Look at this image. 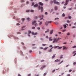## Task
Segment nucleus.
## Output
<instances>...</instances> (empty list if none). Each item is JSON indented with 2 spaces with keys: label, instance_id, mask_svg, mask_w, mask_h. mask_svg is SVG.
Masks as SVG:
<instances>
[{
  "label": "nucleus",
  "instance_id": "1",
  "mask_svg": "<svg viewBox=\"0 0 76 76\" xmlns=\"http://www.w3.org/2000/svg\"><path fill=\"white\" fill-rule=\"evenodd\" d=\"M28 34H30L31 33V34L32 35H37L38 34V33L35 32L34 33V32H31V31H28Z\"/></svg>",
  "mask_w": 76,
  "mask_h": 76
},
{
  "label": "nucleus",
  "instance_id": "2",
  "mask_svg": "<svg viewBox=\"0 0 76 76\" xmlns=\"http://www.w3.org/2000/svg\"><path fill=\"white\" fill-rule=\"evenodd\" d=\"M53 2L54 4H56L58 5H60V3L58 1H56V0H54Z\"/></svg>",
  "mask_w": 76,
  "mask_h": 76
},
{
  "label": "nucleus",
  "instance_id": "3",
  "mask_svg": "<svg viewBox=\"0 0 76 76\" xmlns=\"http://www.w3.org/2000/svg\"><path fill=\"white\" fill-rule=\"evenodd\" d=\"M38 9L39 10H41V12H42V11H43V7H41V6L40 5H39L38 7Z\"/></svg>",
  "mask_w": 76,
  "mask_h": 76
},
{
  "label": "nucleus",
  "instance_id": "4",
  "mask_svg": "<svg viewBox=\"0 0 76 76\" xmlns=\"http://www.w3.org/2000/svg\"><path fill=\"white\" fill-rule=\"evenodd\" d=\"M37 23V21L36 20H34V21H33L32 22V25H34V24H35V23Z\"/></svg>",
  "mask_w": 76,
  "mask_h": 76
},
{
  "label": "nucleus",
  "instance_id": "5",
  "mask_svg": "<svg viewBox=\"0 0 76 76\" xmlns=\"http://www.w3.org/2000/svg\"><path fill=\"white\" fill-rule=\"evenodd\" d=\"M67 18H68V19H72V17H71V16H69L68 17L65 18V19Z\"/></svg>",
  "mask_w": 76,
  "mask_h": 76
},
{
  "label": "nucleus",
  "instance_id": "6",
  "mask_svg": "<svg viewBox=\"0 0 76 76\" xmlns=\"http://www.w3.org/2000/svg\"><path fill=\"white\" fill-rule=\"evenodd\" d=\"M39 5H40L41 6H43V5H44V4L42 3V2H40L39 3Z\"/></svg>",
  "mask_w": 76,
  "mask_h": 76
},
{
  "label": "nucleus",
  "instance_id": "7",
  "mask_svg": "<svg viewBox=\"0 0 76 76\" xmlns=\"http://www.w3.org/2000/svg\"><path fill=\"white\" fill-rule=\"evenodd\" d=\"M38 6V4H36L34 6V7H37Z\"/></svg>",
  "mask_w": 76,
  "mask_h": 76
},
{
  "label": "nucleus",
  "instance_id": "8",
  "mask_svg": "<svg viewBox=\"0 0 76 76\" xmlns=\"http://www.w3.org/2000/svg\"><path fill=\"white\" fill-rule=\"evenodd\" d=\"M60 61V59L58 60V59H57L55 61V62H59V61Z\"/></svg>",
  "mask_w": 76,
  "mask_h": 76
},
{
  "label": "nucleus",
  "instance_id": "9",
  "mask_svg": "<svg viewBox=\"0 0 76 76\" xmlns=\"http://www.w3.org/2000/svg\"><path fill=\"white\" fill-rule=\"evenodd\" d=\"M54 48V47H53L51 48L49 50H48V52H51L52 51V49Z\"/></svg>",
  "mask_w": 76,
  "mask_h": 76
},
{
  "label": "nucleus",
  "instance_id": "10",
  "mask_svg": "<svg viewBox=\"0 0 76 76\" xmlns=\"http://www.w3.org/2000/svg\"><path fill=\"white\" fill-rule=\"evenodd\" d=\"M54 9L55 10H58V7H57L56 6H55Z\"/></svg>",
  "mask_w": 76,
  "mask_h": 76
},
{
  "label": "nucleus",
  "instance_id": "11",
  "mask_svg": "<svg viewBox=\"0 0 76 76\" xmlns=\"http://www.w3.org/2000/svg\"><path fill=\"white\" fill-rule=\"evenodd\" d=\"M26 20H28V22H29L31 20H30V18H26Z\"/></svg>",
  "mask_w": 76,
  "mask_h": 76
},
{
  "label": "nucleus",
  "instance_id": "12",
  "mask_svg": "<svg viewBox=\"0 0 76 76\" xmlns=\"http://www.w3.org/2000/svg\"><path fill=\"white\" fill-rule=\"evenodd\" d=\"M57 41V39L55 38L54 39V40H53V43H54V42H56V41Z\"/></svg>",
  "mask_w": 76,
  "mask_h": 76
},
{
  "label": "nucleus",
  "instance_id": "13",
  "mask_svg": "<svg viewBox=\"0 0 76 76\" xmlns=\"http://www.w3.org/2000/svg\"><path fill=\"white\" fill-rule=\"evenodd\" d=\"M63 50H65V49H66L67 48H66V46H63Z\"/></svg>",
  "mask_w": 76,
  "mask_h": 76
},
{
  "label": "nucleus",
  "instance_id": "14",
  "mask_svg": "<svg viewBox=\"0 0 76 76\" xmlns=\"http://www.w3.org/2000/svg\"><path fill=\"white\" fill-rule=\"evenodd\" d=\"M56 57V54L55 55H53V56H52V58L53 59V58H54V57Z\"/></svg>",
  "mask_w": 76,
  "mask_h": 76
},
{
  "label": "nucleus",
  "instance_id": "15",
  "mask_svg": "<svg viewBox=\"0 0 76 76\" xmlns=\"http://www.w3.org/2000/svg\"><path fill=\"white\" fill-rule=\"evenodd\" d=\"M53 30H52L51 31H50V34H52L53 33Z\"/></svg>",
  "mask_w": 76,
  "mask_h": 76
},
{
  "label": "nucleus",
  "instance_id": "16",
  "mask_svg": "<svg viewBox=\"0 0 76 76\" xmlns=\"http://www.w3.org/2000/svg\"><path fill=\"white\" fill-rule=\"evenodd\" d=\"M52 38V37H49V41H52V39H51Z\"/></svg>",
  "mask_w": 76,
  "mask_h": 76
},
{
  "label": "nucleus",
  "instance_id": "17",
  "mask_svg": "<svg viewBox=\"0 0 76 76\" xmlns=\"http://www.w3.org/2000/svg\"><path fill=\"white\" fill-rule=\"evenodd\" d=\"M64 29L66 28L67 27V26H66V25H64Z\"/></svg>",
  "mask_w": 76,
  "mask_h": 76
},
{
  "label": "nucleus",
  "instance_id": "18",
  "mask_svg": "<svg viewBox=\"0 0 76 76\" xmlns=\"http://www.w3.org/2000/svg\"><path fill=\"white\" fill-rule=\"evenodd\" d=\"M60 39H61V38H58L56 40V42H57L58 40H60Z\"/></svg>",
  "mask_w": 76,
  "mask_h": 76
},
{
  "label": "nucleus",
  "instance_id": "19",
  "mask_svg": "<svg viewBox=\"0 0 76 76\" xmlns=\"http://www.w3.org/2000/svg\"><path fill=\"white\" fill-rule=\"evenodd\" d=\"M21 20H22V22H24L25 20V18H23L21 19Z\"/></svg>",
  "mask_w": 76,
  "mask_h": 76
},
{
  "label": "nucleus",
  "instance_id": "20",
  "mask_svg": "<svg viewBox=\"0 0 76 76\" xmlns=\"http://www.w3.org/2000/svg\"><path fill=\"white\" fill-rule=\"evenodd\" d=\"M49 32V29H48L47 31L45 32V33H47V32Z\"/></svg>",
  "mask_w": 76,
  "mask_h": 76
},
{
  "label": "nucleus",
  "instance_id": "21",
  "mask_svg": "<svg viewBox=\"0 0 76 76\" xmlns=\"http://www.w3.org/2000/svg\"><path fill=\"white\" fill-rule=\"evenodd\" d=\"M47 48H48V47H46L45 48H44V50H47Z\"/></svg>",
  "mask_w": 76,
  "mask_h": 76
},
{
  "label": "nucleus",
  "instance_id": "22",
  "mask_svg": "<svg viewBox=\"0 0 76 76\" xmlns=\"http://www.w3.org/2000/svg\"><path fill=\"white\" fill-rule=\"evenodd\" d=\"M62 48V47H59L58 48V50H60V49H61Z\"/></svg>",
  "mask_w": 76,
  "mask_h": 76
},
{
  "label": "nucleus",
  "instance_id": "23",
  "mask_svg": "<svg viewBox=\"0 0 76 76\" xmlns=\"http://www.w3.org/2000/svg\"><path fill=\"white\" fill-rule=\"evenodd\" d=\"M35 26H38V24L37 23H36L34 24Z\"/></svg>",
  "mask_w": 76,
  "mask_h": 76
},
{
  "label": "nucleus",
  "instance_id": "24",
  "mask_svg": "<svg viewBox=\"0 0 76 76\" xmlns=\"http://www.w3.org/2000/svg\"><path fill=\"white\" fill-rule=\"evenodd\" d=\"M72 48H76V46H73Z\"/></svg>",
  "mask_w": 76,
  "mask_h": 76
},
{
  "label": "nucleus",
  "instance_id": "25",
  "mask_svg": "<svg viewBox=\"0 0 76 76\" xmlns=\"http://www.w3.org/2000/svg\"><path fill=\"white\" fill-rule=\"evenodd\" d=\"M42 18H40V20H42V19H43V18L44 17V15H42Z\"/></svg>",
  "mask_w": 76,
  "mask_h": 76
},
{
  "label": "nucleus",
  "instance_id": "26",
  "mask_svg": "<svg viewBox=\"0 0 76 76\" xmlns=\"http://www.w3.org/2000/svg\"><path fill=\"white\" fill-rule=\"evenodd\" d=\"M30 12H34V10H30Z\"/></svg>",
  "mask_w": 76,
  "mask_h": 76
},
{
  "label": "nucleus",
  "instance_id": "27",
  "mask_svg": "<svg viewBox=\"0 0 76 76\" xmlns=\"http://www.w3.org/2000/svg\"><path fill=\"white\" fill-rule=\"evenodd\" d=\"M42 45L43 47H44V46H45V45H46V44H42Z\"/></svg>",
  "mask_w": 76,
  "mask_h": 76
},
{
  "label": "nucleus",
  "instance_id": "28",
  "mask_svg": "<svg viewBox=\"0 0 76 76\" xmlns=\"http://www.w3.org/2000/svg\"><path fill=\"white\" fill-rule=\"evenodd\" d=\"M52 22V21H48V23H51Z\"/></svg>",
  "mask_w": 76,
  "mask_h": 76
},
{
  "label": "nucleus",
  "instance_id": "29",
  "mask_svg": "<svg viewBox=\"0 0 76 76\" xmlns=\"http://www.w3.org/2000/svg\"><path fill=\"white\" fill-rule=\"evenodd\" d=\"M34 18V19H38V17H37V16H35Z\"/></svg>",
  "mask_w": 76,
  "mask_h": 76
},
{
  "label": "nucleus",
  "instance_id": "30",
  "mask_svg": "<svg viewBox=\"0 0 76 76\" xmlns=\"http://www.w3.org/2000/svg\"><path fill=\"white\" fill-rule=\"evenodd\" d=\"M62 16H63V17H64V16H65V14H64V13H63L62 15Z\"/></svg>",
  "mask_w": 76,
  "mask_h": 76
},
{
  "label": "nucleus",
  "instance_id": "31",
  "mask_svg": "<svg viewBox=\"0 0 76 76\" xmlns=\"http://www.w3.org/2000/svg\"><path fill=\"white\" fill-rule=\"evenodd\" d=\"M16 25H17V26H19V25H20V24H19V23H17L16 24Z\"/></svg>",
  "mask_w": 76,
  "mask_h": 76
},
{
  "label": "nucleus",
  "instance_id": "32",
  "mask_svg": "<svg viewBox=\"0 0 76 76\" xmlns=\"http://www.w3.org/2000/svg\"><path fill=\"white\" fill-rule=\"evenodd\" d=\"M59 47V46H55L54 47V48L55 49H56V48H57V47Z\"/></svg>",
  "mask_w": 76,
  "mask_h": 76
},
{
  "label": "nucleus",
  "instance_id": "33",
  "mask_svg": "<svg viewBox=\"0 0 76 76\" xmlns=\"http://www.w3.org/2000/svg\"><path fill=\"white\" fill-rule=\"evenodd\" d=\"M32 29H35V27H33L32 28Z\"/></svg>",
  "mask_w": 76,
  "mask_h": 76
},
{
  "label": "nucleus",
  "instance_id": "34",
  "mask_svg": "<svg viewBox=\"0 0 76 76\" xmlns=\"http://www.w3.org/2000/svg\"><path fill=\"white\" fill-rule=\"evenodd\" d=\"M30 12V10H26V12Z\"/></svg>",
  "mask_w": 76,
  "mask_h": 76
},
{
  "label": "nucleus",
  "instance_id": "35",
  "mask_svg": "<svg viewBox=\"0 0 76 76\" xmlns=\"http://www.w3.org/2000/svg\"><path fill=\"white\" fill-rule=\"evenodd\" d=\"M67 23H70V21H69L68 20H67Z\"/></svg>",
  "mask_w": 76,
  "mask_h": 76
},
{
  "label": "nucleus",
  "instance_id": "36",
  "mask_svg": "<svg viewBox=\"0 0 76 76\" xmlns=\"http://www.w3.org/2000/svg\"><path fill=\"white\" fill-rule=\"evenodd\" d=\"M48 14V12H46L45 13V15H47Z\"/></svg>",
  "mask_w": 76,
  "mask_h": 76
},
{
  "label": "nucleus",
  "instance_id": "37",
  "mask_svg": "<svg viewBox=\"0 0 76 76\" xmlns=\"http://www.w3.org/2000/svg\"><path fill=\"white\" fill-rule=\"evenodd\" d=\"M63 55H61V57L60 58L61 59V58H63Z\"/></svg>",
  "mask_w": 76,
  "mask_h": 76
},
{
  "label": "nucleus",
  "instance_id": "38",
  "mask_svg": "<svg viewBox=\"0 0 76 76\" xmlns=\"http://www.w3.org/2000/svg\"><path fill=\"white\" fill-rule=\"evenodd\" d=\"M76 64V62H74L73 63V65H75V64Z\"/></svg>",
  "mask_w": 76,
  "mask_h": 76
},
{
  "label": "nucleus",
  "instance_id": "39",
  "mask_svg": "<svg viewBox=\"0 0 76 76\" xmlns=\"http://www.w3.org/2000/svg\"><path fill=\"white\" fill-rule=\"evenodd\" d=\"M42 25V22H41L39 23V25Z\"/></svg>",
  "mask_w": 76,
  "mask_h": 76
},
{
  "label": "nucleus",
  "instance_id": "40",
  "mask_svg": "<svg viewBox=\"0 0 76 76\" xmlns=\"http://www.w3.org/2000/svg\"><path fill=\"white\" fill-rule=\"evenodd\" d=\"M55 71H56V69H53L52 71V73H54V72H55Z\"/></svg>",
  "mask_w": 76,
  "mask_h": 76
},
{
  "label": "nucleus",
  "instance_id": "41",
  "mask_svg": "<svg viewBox=\"0 0 76 76\" xmlns=\"http://www.w3.org/2000/svg\"><path fill=\"white\" fill-rule=\"evenodd\" d=\"M59 19V18H55V20H58Z\"/></svg>",
  "mask_w": 76,
  "mask_h": 76
},
{
  "label": "nucleus",
  "instance_id": "42",
  "mask_svg": "<svg viewBox=\"0 0 76 76\" xmlns=\"http://www.w3.org/2000/svg\"><path fill=\"white\" fill-rule=\"evenodd\" d=\"M69 0H66V3H67L69 2Z\"/></svg>",
  "mask_w": 76,
  "mask_h": 76
},
{
  "label": "nucleus",
  "instance_id": "43",
  "mask_svg": "<svg viewBox=\"0 0 76 76\" xmlns=\"http://www.w3.org/2000/svg\"><path fill=\"white\" fill-rule=\"evenodd\" d=\"M63 61H62L61 62H60L59 63V64H61V63H63Z\"/></svg>",
  "mask_w": 76,
  "mask_h": 76
},
{
  "label": "nucleus",
  "instance_id": "44",
  "mask_svg": "<svg viewBox=\"0 0 76 76\" xmlns=\"http://www.w3.org/2000/svg\"><path fill=\"white\" fill-rule=\"evenodd\" d=\"M46 75H47V73H45L44 74V75L43 76H45Z\"/></svg>",
  "mask_w": 76,
  "mask_h": 76
},
{
  "label": "nucleus",
  "instance_id": "45",
  "mask_svg": "<svg viewBox=\"0 0 76 76\" xmlns=\"http://www.w3.org/2000/svg\"><path fill=\"white\" fill-rule=\"evenodd\" d=\"M40 40H41V41H43L44 40V39L42 38H40Z\"/></svg>",
  "mask_w": 76,
  "mask_h": 76
},
{
  "label": "nucleus",
  "instance_id": "46",
  "mask_svg": "<svg viewBox=\"0 0 76 76\" xmlns=\"http://www.w3.org/2000/svg\"><path fill=\"white\" fill-rule=\"evenodd\" d=\"M67 35H70V33L69 32L67 33Z\"/></svg>",
  "mask_w": 76,
  "mask_h": 76
},
{
  "label": "nucleus",
  "instance_id": "47",
  "mask_svg": "<svg viewBox=\"0 0 76 76\" xmlns=\"http://www.w3.org/2000/svg\"><path fill=\"white\" fill-rule=\"evenodd\" d=\"M26 4H29V1H27L26 2Z\"/></svg>",
  "mask_w": 76,
  "mask_h": 76
},
{
  "label": "nucleus",
  "instance_id": "48",
  "mask_svg": "<svg viewBox=\"0 0 76 76\" xmlns=\"http://www.w3.org/2000/svg\"><path fill=\"white\" fill-rule=\"evenodd\" d=\"M49 47L50 48H51V47H53V45H50V46H49Z\"/></svg>",
  "mask_w": 76,
  "mask_h": 76
},
{
  "label": "nucleus",
  "instance_id": "49",
  "mask_svg": "<svg viewBox=\"0 0 76 76\" xmlns=\"http://www.w3.org/2000/svg\"><path fill=\"white\" fill-rule=\"evenodd\" d=\"M40 49H41L42 50V49H44V48H42V47H40Z\"/></svg>",
  "mask_w": 76,
  "mask_h": 76
},
{
  "label": "nucleus",
  "instance_id": "50",
  "mask_svg": "<svg viewBox=\"0 0 76 76\" xmlns=\"http://www.w3.org/2000/svg\"><path fill=\"white\" fill-rule=\"evenodd\" d=\"M25 26H23V27H22V31H23V28H25Z\"/></svg>",
  "mask_w": 76,
  "mask_h": 76
},
{
  "label": "nucleus",
  "instance_id": "51",
  "mask_svg": "<svg viewBox=\"0 0 76 76\" xmlns=\"http://www.w3.org/2000/svg\"><path fill=\"white\" fill-rule=\"evenodd\" d=\"M67 31L66 30H64L62 31V32H65V31Z\"/></svg>",
  "mask_w": 76,
  "mask_h": 76
},
{
  "label": "nucleus",
  "instance_id": "52",
  "mask_svg": "<svg viewBox=\"0 0 76 76\" xmlns=\"http://www.w3.org/2000/svg\"><path fill=\"white\" fill-rule=\"evenodd\" d=\"M58 34H59V35H61V32H58Z\"/></svg>",
  "mask_w": 76,
  "mask_h": 76
},
{
  "label": "nucleus",
  "instance_id": "53",
  "mask_svg": "<svg viewBox=\"0 0 76 76\" xmlns=\"http://www.w3.org/2000/svg\"><path fill=\"white\" fill-rule=\"evenodd\" d=\"M34 2H33L32 3L31 6H34Z\"/></svg>",
  "mask_w": 76,
  "mask_h": 76
},
{
  "label": "nucleus",
  "instance_id": "54",
  "mask_svg": "<svg viewBox=\"0 0 76 76\" xmlns=\"http://www.w3.org/2000/svg\"><path fill=\"white\" fill-rule=\"evenodd\" d=\"M41 62H43V61H44V60H41Z\"/></svg>",
  "mask_w": 76,
  "mask_h": 76
},
{
  "label": "nucleus",
  "instance_id": "55",
  "mask_svg": "<svg viewBox=\"0 0 76 76\" xmlns=\"http://www.w3.org/2000/svg\"><path fill=\"white\" fill-rule=\"evenodd\" d=\"M17 33L18 34H20V33L19 32H17Z\"/></svg>",
  "mask_w": 76,
  "mask_h": 76
},
{
  "label": "nucleus",
  "instance_id": "56",
  "mask_svg": "<svg viewBox=\"0 0 76 76\" xmlns=\"http://www.w3.org/2000/svg\"><path fill=\"white\" fill-rule=\"evenodd\" d=\"M72 28H73V29L74 28H76V27H75V26H73L72 27Z\"/></svg>",
  "mask_w": 76,
  "mask_h": 76
},
{
  "label": "nucleus",
  "instance_id": "57",
  "mask_svg": "<svg viewBox=\"0 0 76 76\" xmlns=\"http://www.w3.org/2000/svg\"><path fill=\"white\" fill-rule=\"evenodd\" d=\"M68 3H66V4H64V6H66V5H67Z\"/></svg>",
  "mask_w": 76,
  "mask_h": 76
},
{
  "label": "nucleus",
  "instance_id": "58",
  "mask_svg": "<svg viewBox=\"0 0 76 76\" xmlns=\"http://www.w3.org/2000/svg\"><path fill=\"white\" fill-rule=\"evenodd\" d=\"M31 76V74H29L28 75V76Z\"/></svg>",
  "mask_w": 76,
  "mask_h": 76
},
{
  "label": "nucleus",
  "instance_id": "59",
  "mask_svg": "<svg viewBox=\"0 0 76 76\" xmlns=\"http://www.w3.org/2000/svg\"><path fill=\"white\" fill-rule=\"evenodd\" d=\"M37 29H38V30H39V29H40V27H38Z\"/></svg>",
  "mask_w": 76,
  "mask_h": 76
},
{
  "label": "nucleus",
  "instance_id": "60",
  "mask_svg": "<svg viewBox=\"0 0 76 76\" xmlns=\"http://www.w3.org/2000/svg\"><path fill=\"white\" fill-rule=\"evenodd\" d=\"M72 69H70V70H69V72H72Z\"/></svg>",
  "mask_w": 76,
  "mask_h": 76
},
{
  "label": "nucleus",
  "instance_id": "61",
  "mask_svg": "<svg viewBox=\"0 0 76 76\" xmlns=\"http://www.w3.org/2000/svg\"><path fill=\"white\" fill-rule=\"evenodd\" d=\"M67 44V42H65L63 44Z\"/></svg>",
  "mask_w": 76,
  "mask_h": 76
},
{
  "label": "nucleus",
  "instance_id": "62",
  "mask_svg": "<svg viewBox=\"0 0 76 76\" xmlns=\"http://www.w3.org/2000/svg\"><path fill=\"white\" fill-rule=\"evenodd\" d=\"M70 76V74H68V75H67V76Z\"/></svg>",
  "mask_w": 76,
  "mask_h": 76
},
{
  "label": "nucleus",
  "instance_id": "63",
  "mask_svg": "<svg viewBox=\"0 0 76 76\" xmlns=\"http://www.w3.org/2000/svg\"><path fill=\"white\" fill-rule=\"evenodd\" d=\"M76 53H75L73 55V56H76Z\"/></svg>",
  "mask_w": 76,
  "mask_h": 76
},
{
  "label": "nucleus",
  "instance_id": "64",
  "mask_svg": "<svg viewBox=\"0 0 76 76\" xmlns=\"http://www.w3.org/2000/svg\"><path fill=\"white\" fill-rule=\"evenodd\" d=\"M74 25H75V26H76V22L74 23Z\"/></svg>",
  "mask_w": 76,
  "mask_h": 76
}]
</instances>
